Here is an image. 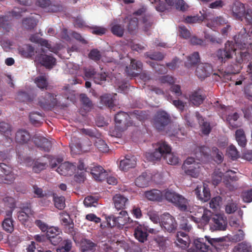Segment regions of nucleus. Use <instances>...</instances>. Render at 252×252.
I'll list each match as a JSON object with an SVG mask.
<instances>
[{
    "mask_svg": "<svg viewBox=\"0 0 252 252\" xmlns=\"http://www.w3.org/2000/svg\"><path fill=\"white\" fill-rule=\"evenodd\" d=\"M146 198L151 201H161L164 198L169 202L172 203L180 211L188 210V201L183 195L171 189H165L163 192L153 189L144 192Z\"/></svg>",
    "mask_w": 252,
    "mask_h": 252,
    "instance_id": "f257e3e1",
    "label": "nucleus"
},
{
    "mask_svg": "<svg viewBox=\"0 0 252 252\" xmlns=\"http://www.w3.org/2000/svg\"><path fill=\"white\" fill-rule=\"evenodd\" d=\"M221 238H211L206 236L204 238H197L194 240L193 246L196 252H212V247H217L218 243L222 242Z\"/></svg>",
    "mask_w": 252,
    "mask_h": 252,
    "instance_id": "f03ea898",
    "label": "nucleus"
},
{
    "mask_svg": "<svg viewBox=\"0 0 252 252\" xmlns=\"http://www.w3.org/2000/svg\"><path fill=\"white\" fill-rule=\"evenodd\" d=\"M106 219L107 224L110 227H117L120 228H123L124 226L127 223H129L130 220L127 212L125 210H122L117 217L111 215Z\"/></svg>",
    "mask_w": 252,
    "mask_h": 252,
    "instance_id": "7ed1b4c3",
    "label": "nucleus"
},
{
    "mask_svg": "<svg viewBox=\"0 0 252 252\" xmlns=\"http://www.w3.org/2000/svg\"><path fill=\"white\" fill-rule=\"evenodd\" d=\"M170 151V146L166 142L161 141L158 143L155 151L152 153H146L145 157L148 160L154 162L159 160L162 156H164L165 152Z\"/></svg>",
    "mask_w": 252,
    "mask_h": 252,
    "instance_id": "20e7f679",
    "label": "nucleus"
},
{
    "mask_svg": "<svg viewBox=\"0 0 252 252\" xmlns=\"http://www.w3.org/2000/svg\"><path fill=\"white\" fill-rule=\"evenodd\" d=\"M235 51L233 42L227 41L225 44L224 49L218 50L216 52V56L220 63H223L232 58V54Z\"/></svg>",
    "mask_w": 252,
    "mask_h": 252,
    "instance_id": "39448f33",
    "label": "nucleus"
},
{
    "mask_svg": "<svg viewBox=\"0 0 252 252\" xmlns=\"http://www.w3.org/2000/svg\"><path fill=\"white\" fill-rule=\"evenodd\" d=\"M57 104L56 95L54 94L46 92L44 95L38 98V105L44 110H50L57 106Z\"/></svg>",
    "mask_w": 252,
    "mask_h": 252,
    "instance_id": "423d86ee",
    "label": "nucleus"
},
{
    "mask_svg": "<svg viewBox=\"0 0 252 252\" xmlns=\"http://www.w3.org/2000/svg\"><path fill=\"white\" fill-rule=\"evenodd\" d=\"M170 117L164 111H158L155 114L153 124L154 126L158 130L164 129L165 127L170 123Z\"/></svg>",
    "mask_w": 252,
    "mask_h": 252,
    "instance_id": "0eeeda50",
    "label": "nucleus"
},
{
    "mask_svg": "<svg viewBox=\"0 0 252 252\" xmlns=\"http://www.w3.org/2000/svg\"><path fill=\"white\" fill-rule=\"evenodd\" d=\"M199 210L200 212L196 214L195 216L190 217V220L196 223L206 225L209 223L210 220L211 221L214 214L211 211L204 208H200Z\"/></svg>",
    "mask_w": 252,
    "mask_h": 252,
    "instance_id": "6e6552de",
    "label": "nucleus"
},
{
    "mask_svg": "<svg viewBox=\"0 0 252 252\" xmlns=\"http://www.w3.org/2000/svg\"><path fill=\"white\" fill-rule=\"evenodd\" d=\"M0 183L10 184L15 179V175L10 167L4 163H0Z\"/></svg>",
    "mask_w": 252,
    "mask_h": 252,
    "instance_id": "1a4fd4ad",
    "label": "nucleus"
},
{
    "mask_svg": "<svg viewBox=\"0 0 252 252\" xmlns=\"http://www.w3.org/2000/svg\"><path fill=\"white\" fill-rule=\"evenodd\" d=\"M227 221L226 217L222 214H215L212 217L210 227L213 230L223 231L226 228Z\"/></svg>",
    "mask_w": 252,
    "mask_h": 252,
    "instance_id": "9d476101",
    "label": "nucleus"
},
{
    "mask_svg": "<svg viewBox=\"0 0 252 252\" xmlns=\"http://www.w3.org/2000/svg\"><path fill=\"white\" fill-rule=\"evenodd\" d=\"M160 226L168 232L175 231L177 223L175 218L169 213L163 214L161 217Z\"/></svg>",
    "mask_w": 252,
    "mask_h": 252,
    "instance_id": "9b49d317",
    "label": "nucleus"
},
{
    "mask_svg": "<svg viewBox=\"0 0 252 252\" xmlns=\"http://www.w3.org/2000/svg\"><path fill=\"white\" fill-rule=\"evenodd\" d=\"M213 71V69L211 64L201 63L197 65L195 74L200 79H205L212 74Z\"/></svg>",
    "mask_w": 252,
    "mask_h": 252,
    "instance_id": "f8f14e48",
    "label": "nucleus"
},
{
    "mask_svg": "<svg viewBox=\"0 0 252 252\" xmlns=\"http://www.w3.org/2000/svg\"><path fill=\"white\" fill-rule=\"evenodd\" d=\"M246 10L245 5L238 1L233 3L231 8L232 17L234 19L241 21L244 20Z\"/></svg>",
    "mask_w": 252,
    "mask_h": 252,
    "instance_id": "ddd939ff",
    "label": "nucleus"
},
{
    "mask_svg": "<svg viewBox=\"0 0 252 252\" xmlns=\"http://www.w3.org/2000/svg\"><path fill=\"white\" fill-rule=\"evenodd\" d=\"M35 60L41 65L49 69L52 68L56 63V59L52 56L42 54L37 55L35 57Z\"/></svg>",
    "mask_w": 252,
    "mask_h": 252,
    "instance_id": "4468645a",
    "label": "nucleus"
},
{
    "mask_svg": "<svg viewBox=\"0 0 252 252\" xmlns=\"http://www.w3.org/2000/svg\"><path fill=\"white\" fill-rule=\"evenodd\" d=\"M76 170V165L69 162L61 163L56 171L61 175L69 176L73 175Z\"/></svg>",
    "mask_w": 252,
    "mask_h": 252,
    "instance_id": "2eb2a0df",
    "label": "nucleus"
},
{
    "mask_svg": "<svg viewBox=\"0 0 252 252\" xmlns=\"http://www.w3.org/2000/svg\"><path fill=\"white\" fill-rule=\"evenodd\" d=\"M33 141L37 147L44 152H49L52 148L51 141L44 137L35 136Z\"/></svg>",
    "mask_w": 252,
    "mask_h": 252,
    "instance_id": "dca6fc26",
    "label": "nucleus"
},
{
    "mask_svg": "<svg viewBox=\"0 0 252 252\" xmlns=\"http://www.w3.org/2000/svg\"><path fill=\"white\" fill-rule=\"evenodd\" d=\"M136 158L132 155H126L123 159L120 162L119 167L122 170H127L133 168L136 164Z\"/></svg>",
    "mask_w": 252,
    "mask_h": 252,
    "instance_id": "f3484780",
    "label": "nucleus"
},
{
    "mask_svg": "<svg viewBox=\"0 0 252 252\" xmlns=\"http://www.w3.org/2000/svg\"><path fill=\"white\" fill-rule=\"evenodd\" d=\"M148 226L145 225H138L134 229L135 238L140 242L144 243L147 240L148 236Z\"/></svg>",
    "mask_w": 252,
    "mask_h": 252,
    "instance_id": "a211bd4d",
    "label": "nucleus"
},
{
    "mask_svg": "<svg viewBox=\"0 0 252 252\" xmlns=\"http://www.w3.org/2000/svg\"><path fill=\"white\" fill-rule=\"evenodd\" d=\"M93 178L98 181L104 180L107 175V172L100 165L94 166L91 171Z\"/></svg>",
    "mask_w": 252,
    "mask_h": 252,
    "instance_id": "6ab92c4d",
    "label": "nucleus"
},
{
    "mask_svg": "<svg viewBox=\"0 0 252 252\" xmlns=\"http://www.w3.org/2000/svg\"><path fill=\"white\" fill-rule=\"evenodd\" d=\"M205 98L203 92L200 90L192 92L189 95V100L194 105L198 106L201 104Z\"/></svg>",
    "mask_w": 252,
    "mask_h": 252,
    "instance_id": "aec40b11",
    "label": "nucleus"
},
{
    "mask_svg": "<svg viewBox=\"0 0 252 252\" xmlns=\"http://www.w3.org/2000/svg\"><path fill=\"white\" fill-rule=\"evenodd\" d=\"M142 66L143 64L141 61L131 59L130 60V65L129 67H126V71L129 75L135 76L137 75V73H135L133 70L140 72L142 69Z\"/></svg>",
    "mask_w": 252,
    "mask_h": 252,
    "instance_id": "412c9836",
    "label": "nucleus"
},
{
    "mask_svg": "<svg viewBox=\"0 0 252 252\" xmlns=\"http://www.w3.org/2000/svg\"><path fill=\"white\" fill-rule=\"evenodd\" d=\"M115 207L118 210H124L126 204L128 202V199L120 194H116L113 198Z\"/></svg>",
    "mask_w": 252,
    "mask_h": 252,
    "instance_id": "4be33fe9",
    "label": "nucleus"
},
{
    "mask_svg": "<svg viewBox=\"0 0 252 252\" xmlns=\"http://www.w3.org/2000/svg\"><path fill=\"white\" fill-rule=\"evenodd\" d=\"M31 138L30 133L25 129H19L16 133L15 141L18 143L26 144L30 140Z\"/></svg>",
    "mask_w": 252,
    "mask_h": 252,
    "instance_id": "5701e85b",
    "label": "nucleus"
},
{
    "mask_svg": "<svg viewBox=\"0 0 252 252\" xmlns=\"http://www.w3.org/2000/svg\"><path fill=\"white\" fill-rule=\"evenodd\" d=\"M116 94L114 95L106 94L100 97V102L103 106L112 108L114 106V100L116 99L115 96Z\"/></svg>",
    "mask_w": 252,
    "mask_h": 252,
    "instance_id": "b1692460",
    "label": "nucleus"
},
{
    "mask_svg": "<svg viewBox=\"0 0 252 252\" xmlns=\"http://www.w3.org/2000/svg\"><path fill=\"white\" fill-rule=\"evenodd\" d=\"M195 116L201 127L202 132L204 135H208L211 130L210 123L205 122L203 118L199 112L195 113Z\"/></svg>",
    "mask_w": 252,
    "mask_h": 252,
    "instance_id": "393cba45",
    "label": "nucleus"
},
{
    "mask_svg": "<svg viewBox=\"0 0 252 252\" xmlns=\"http://www.w3.org/2000/svg\"><path fill=\"white\" fill-rule=\"evenodd\" d=\"M195 193L197 197L204 202L208 201L211 197V193L209 188L203 186L202 194L201 193V188L197 187L195 189Z\"/></svg>",
    "mask_w": 252,
    "mask_h": 252,
    "instance_id": "a878e982",
    "label": "nucleus"
},
{
    "mask_svg": "<svg viewBox=\"0 0 252 252\" xmlns=\"http://www.w3.org/2000/svg\"><path fill=\"white\" fill-rule=\"evenodd\" d=\"M183 170L187 175L193 178H197L198 177L201 171V164L200 163H194Z\"/></svg>",
    "mask_w": 252,
    "mask_h": 252,
    "instance_id": "bb28decb",
    "label": "nucleus"
},
{
    "mask_svg": "<svg viewBox=\"0 0 252 252\" xmlns=\"http://www.w3.org/2000/svg\"><path fill=\"white\" fill-rule=\"evenodd\" d=\"M129 116L127 113L120 111L117 113L115 116V121L117 124H122L124 126L128 125Z\"/></svg>",
    "mask_w": 252,
    "mask_h": 252,
    "instance_id": "cd10ccee",
    "label": "nucleus"
},
{
    "mask_svg": "<svg viewBox=\"0 0 252 252\" xmlns=\"http://www.w3.org/2000/svg\"><path fill=\"white\" fill-rule=\"evenodd\" d=\"M33 94H29L25 91H19L16 95V99L20 102H30L34 98Z\"/></svg>",
    "mask_w": 252,
    "mask_h": 252,
    "instance_id": "c85d7f7f",
    "label": "nucleus"
},
{
    "mask_svg": "<svg viewBox=\"0 0 252 252\" xmlns=\"http://www.w3.org/2000/svg\"><path fill=\"white\" fill-rule=\"evenodd\" d=\"M200 61V57L197 52L193 53L188 56L187 61L185 63V65L187 68H190L196 65Z\"/></svg>",
    "mask_w": 252,
    "mask_h": 252,
    "instance_id": "c756f323",
    "label": "nucleus"
},
{
    "mask_svg": "<svg viewBox=\"0 0 252 252\" xmlns=\"http://www.w3.org/2000/svg\"><path fill=\"white\" fill-rule=\"evenodd\" d=\"M36 3L37 5L43 7L48 8L49 11L53 12H56L59 10V7L51 4L49 0H36Z\"/></svg>",
    "mask_w": 252,
    "mask_h": 252,
    "instance_id": "7c9ffc66",
    "label": "nucleus"
},
{
    "mask_svg": "<svg viewBox=\"0 0 252 252\" xmlns=\"http://www.w3.org/2000/svg\"><path fill=\"white\" fill-rule=\"evenodd\" d=\"M138 27V19L136 17L127 18L126 28L128 32L130 34H134Z\"/></svg>",
    "mask_w": 252,
    "mask_h": 252,
    "instance_id": "2f4dec72",
    "label": "nucleus"
},
{
    "mask_svg": "<svg viewBox=\"0 0 252 252\" xmlns=\"http://www.w3.org/2000/svg\"><path fill=\"white\" fill-rule=\"evenodd\" d=\"M72 247V242L70 239L63 240L57 249V252H69Z\"/></svg>",
    "mask_w": 252,
    "mask_h": 252,
    "instance_id": "473e14b6",
    "label": "nucleus"
},
{
    "mask_svg": "<svg viewBox=\"0 0 252 252\" xmlns=\"http://www.w3.org/2000/svg\"><path fill=\"white\" fill-rule=\"evenodd\" d=\"M235 138L239 146L242 147H245L247 144V139L243 129H239L236 131Z\"/></svg>",
    "mask_w": 252,
    "mask_h": 252,
    "instance_id": "72a5a7b5",
    "label": "nucleus"
},
{
    "mask_svg": "<svg viewBox=\"0 0 252 252\" xmlns=\"http://www.w3.org/2000/svg\"><path fill=\"white\" fill-rule=\"evenodd\" d=\"M234 252H252L251 245L246 242H243L237 244L233 248Z\"/></svg>",
    "mask_w": 252,
    "mask_h": 252,
    "instance_id": "f704fd0d",
    "label": "nucleus"
},
{
    "mask_svg": "<svg viewBox=\"0 0 252 252\" xmlns=\"http://www.w3.org/2000/svg\"><path fill=\"white\" fill-rule=\"evenodd\" d=\"M29 118L33 125L38 126L40 125L41 121L43 120V114L39 112H32L30 113Z\"/></svg>",
    "mask_w": 252,
    "mask_h": 252,
    "instance_id": "c9c22d12",
    "label": "nucleus"
},
{
    "mask_svg": "<svg viewBox=\"0 0 252 252\" xmlns=\"http://www.w3.org/2000/svg\"><path fill=\"white\" fill-rule=\"evenodd\" d=\"M110 31L114 35L122 37L125 32L124 26L120 24H112Z\"/></svg>",
    "mask_w": 252,
    "mask_h": 252,
    "instance_id": "e433bc0d",
    "label": "nucleus"
},
{
    "mask_svg": "<svg viewBox=\"0 0 252 252\" xmlns=\"http://www.w3.org/2000/svg\"><path fill=\"white\" fill-rule=\"evenodd\" d=\"M37 22L38 20L36 18L30 17L24 19L22 25L24 28L27 30H32L36 26Z\"/></svg>",
    "mask_w": 252,
    "mask_h": 252,
    "instance_id": "4c0bfd02",
    "label": "nucleus"
},
{
    "mask_svg": "<svg viewBox=\"0 0 252 252\" xmlns=\"http://www.w3.org/2000/svg\"><path fill=\"white\" fill-rule=\"evenodd\" d=\"M149 178L147 177L146 173H143L136 178L135 184L136 186L139 188H145L148 186Z\"/></svg>",
    "mask_w": 252,
    "mask_h": 252,
    "instance_id": "58836bf2",
    "label": "nucleus"
},
{
    "mask_svg": "<svg viewBox=\"0 0 252 252\" xmlns=\"http://www.w3.org/2000/svg\"><path fill=\"white\" fill-rule=\"evenodd\" d=\"M153 22V19L150 15H146L143 17L142 22L143 24L142 27L143 31L148 32L151 29Z\"/></svg>",
    "mask_w": 252,
    "mask_h": 252,
    "instance_id": "ea45409f",
    "label": "nucleus"
},
{
    "mask_svg": "<svg viewBox=\"0 0 252 252\" xmlns=\"http://www.w3.org/2000/svg\"><path fill=\"white\" fill-rule=\"evenodd\" d=\"M80 100L86 111H90L93 107V104L86 94H82L80 95Z\"/></svg>",
    "mask_w": 252,
    "mask_h": 252,
    "instance_id": "a19ab883",
    "label": "nucleus"
},
{
    "mask_svg": "<svg viewBox=\"0 0 252 252\" xmlns=\"http://www.w3.org/2000/svg\"><path fill=\"white\" fill-rule=\"evenodd\" d=\"M96 244L90 240H85L82 246V252H93L96 249Z\"/></svg>",
    "mask_w": 252,
    "mask_h": 252,
    "instance_id": "79ce46f5",
    "label": "nucleus"
},
{
    "mask_svg": "<svg viewBox=\"0 0 252 252\" xmlns=\"http://www.w3.org/2000/svg\"><path fill=\"white\" fill-rule=\"evenodd\" d=\"M12 128L10 125L5 122H0V132L7 138L11 135Z\"/></svg>",
    "mask_w": 252,
    "mask_h": 252,
    "instance_id": "37998d69",
    "label": "nucleus"
},
{
    "mask_svg": "<svg viewBox=\"0 0 252 252\" xmlns=\"http://www.w3.org/2000/svg\"><path fill=\"white\" fill-rule=\"evenodd\" d=\"M238 206L237 203L232 199L229 200L225 206V211L227 214H232L235 213L238 209Z\"/></svg>",
    "mask_w": 252,
    "mask_h": 252,
    "instance_id": "c03bdc74",
    "label": "nucleus"
},
{
    "mask_svg": "<svg viewBox=\"0 0 252 252\" xmlns=\"http://www.w3.org/2000/svg\"><path fill=\"white\" fill-rule=\"evenodd\" d=\"M164 158L171 165H176L179 163V158L171 153V151L164 153Z\"/></svg>",
    "mask_w": 252,
    "mask_h": 252,
    "instance_id": "a18cd8bd",
    "label": "nucleus"
},
{
    "mask_svg": "<svg viewBox=\"0 0 252 252\" xmlns=\"http://www.w3.org/2000/svg\"><path fill=\"white\" fill-rule=\"evenodd\" d=\"M34 83L36 86L41 89H47L48 87V82L47 78L45 76H39L35 78Z\"/></svg>",
    "mask_w": 252,
    "mask_h": 252,
    "instance_id": "49530a36",
    "label": "nucleus"
},
{
    "mask_svg": "<svg viewBox=\"0 0 252 252\" xmlns=\"http://www.w3.org/2000/svg\"><path fill=\"white\" fill-rule=\"evenodd\" d=\"M107 75L105 72H97L94 76V82L97 84L103 85L107 80Z\"/></svg>",
    "mask_w": 252,
    "mask_h": 252,
    "instance_id": "de8ad7c7",
    "label": "nucleus"
},
{
    "mask_svg": "<svg viewBox=\"0 0 252 252\" xmlns=\"http://www.w3.org/2000/svg\"><path fill=\"white\" fill-rule=\"evenodd\" d=\"M227 155L232 160H234L239 158L240 155L236 148L234 145H230L227 149Z\"/></svg>",
    "mask_w": 252,
    "mask_h": 252,
    "instance_id": "09e8293b",
    "label": "nucleus"
},
{
    "mask_svg": "<svg viewBox=\"0 0 252 252\" xmlns=\"http://www.w3.org/2000/svg\"><path fill=\"white\" fill-rule=\"evenodd\" d=\"M94 145L100 152L106 153L109 151V147L107 144L101 139H97L95 141Z\"/></svg>",
    "mask_w": 252,
    "mask_h": 252,
    "instance_id": "8fccbe9b",
    "label": "nucleus"
},
{
    "mask_svg": "<svg viewBox=\"0 0 252 252\" xmlns=\"http://www.w3.org/2000/svg\"><path fill=\"white\" fill-rule=\"evenodd\" d=\"M207 18L206 14H201V16H188L185 18V21L188 23H195L200 22Z\"/></svg>",
    "mask_w": 252,
    "mask_h": 252,
    "instance_id": "3c124183",
    "label": "nucleus"
},
{
    "mask_svg": "<svg viewBox=\"0 0 252 252\" xmlns=\"http://www.w3.org/2000/svg\"><path fill=\"white\" fill-rule=\"evenodd\" d=\"M3 229L7 232L11 233L14 229L13 220L11 218H6L2 224Z\"/></svg>",
    "mask_w": 252,
    "mask_h": 252,
    "instance_id": "603ef678",
    "label": "nucleus"
},
{
    "mask_svg": "<svg viewBox=\"0 0 252 252\" xmlns=\"http://www.w3.org/2000/svg\"><path fill=\"white\" fill-rule=\"evenodd\" d=\"M47 164V163L45 162H40L37 160L34 162L32 166V171L34 173H38L46 169Z\"/></svg>",
    "mask_w": 252,
    "mask_h": 252,
    "instance_id": "864d4df0",
    "label": "nucleus"
},
{
    "mask_svg": "<svg viewBox=\"0 0 252 252\" xmlns=\"http://www.w3.org/2000/svg\"><path fill=\"white\" fill-rule=\"evenodd\" d=\"M54 201L55 206L59 210H62L65 206V199L63 196H54Z\"/></svg>",
    "mask_w": 252,
    "mask_h": 252,
    "instance_id": "5fc2aeb1",
    "label": "nucleus"
},
{
    "mask_svg": "<svg viewBox=\"0 0 252 252\" xmlns=\"http://www.w3.org/2000/svg\"><path fill=\"white\" fill-rule=\"evenodd\" d=\"M20 52L24 57H31L34 52V48L30 45H26L20 50Z\"/></svg>",
    "mask_w": 252,
    "mask_h": 252,
    "instance_id": "6e6d98bb",
    "label": "nucleus"
},
{
    "mask_svg": "<svg viewBox=\"0 0 252 252\" xmlns=\"http://www.w3.org/2000/svg\"><path fill=\"white\" fill-rule=\"evenodd\" d=\"M145 56L152 60L161 61L164 58V55L160 52H155L153 53L146 52Z\"/></svg>",
    "mask_w": 252,
    "mask_h": 252,
    "instance_id": "4d7b16f0",
    "label": "nucleus"
},
{
    "mask_svg": "<svg viewBox=\"0 0 252 252\" xmlns=\"http://www.w3.org/2000/svg\"><path fill=\"white\" fill-rule=\"evenodd\" d=\"M238 118L239 115L237 113L235 112L233 114L228 115L226 120L228 122L230 126L233 128H236L238 126L236 122Z\"/></svg>",
    "mask_w": 252,
    "mask_h": 252,
    "instance_id": "13d9d810",
    "label": "nucleus"
},
{
    "mask_svg": "<svg viewBox=\"0 0 252 252\" xmlns=\"http://www.w3.org/2000/svg\"><path fill=\"white\" fill-rule=\"evenodd\" d=\"M212 154L214 155H215L214 160L216 162L219 164L222 162L223 159V154L218 148L216 147L212 148Z\"/></svg>",
    "mask_w": 252,
    "mask_h": 252,
    "instance_id": "bf43d9fd",
    "label": "nucleus"
},
{
    "mask_svg": "<svg viewBox=\"0 0 252 252\" xmlns=\"http://www.w3.org/2000/svg\"><path fill=\"white\" fill-rule=\"evenodd\" d=\"M221 202L222 198L220 196L214 197L210 202V207L214 210H217L219 208L220 204Z\"/></svg>",
    "mask_w": 252,
    "mask_h": 252,
    "instance_id": "052dcab7",
    "label": "nucleus"
},
{
    "mask_svg": "<svg viewBox=\"0 0 252 252\" xmlns=\"http://www.w3.org/2000/svg\"><path fill=\"white\" fill-rule=\"evenodd\" d=\"M223 173L221 172L215 171L212 176V183L214 186L219 184L221 180Z\"/></svg>",
    "mask_w": 252,
    "mask_h": 252,
    "instance_id": "680f3d73",
    "label": "nucleus"
},
{
    "mask_svg": "<svg viewBox=\"0 0 252 252\" xmlns=\"http://www.w3.org/2000/svg\"><path fill=\"white\" fill-rule=\"evenodd\" d=\"M152 3L154 4L156 9L159 12H163L166 9V5L163 1L154 0Z\"/></svg>",
    "mask_w": 252,
    "mask_h": 252,
    "instance_id": "e2e57ef3",
    "label": "nucleus"
},
{
    "mask_svg": "<svg viewBox=\"0 0 252 252\" xmlns=\"http://www.w3.org/2000/svg\"><path fill=\"white\" fill-rule=\"evenodd\" d=\"M189 242V237H185L184 238H177L175 243L177 245L183 249H185L187 247Z\"/></svg>",
    "mask_w": 252,
    "mask_h": 252,
    "instance_id": "0e129e2a",
    "label": "nucleus"
},
{
    "mask_svg": "<svg viewBox=\"0 0 252 252\" xmlns=\"http://www.w3.org/2000/svg\"><path fill=\"white\" fill-rule=\"evenodd\" d=\"M249 57L250 54L247 52H240L239 57H236V61L238 63L241 64L243 62L247 61Z\"/></svg>",
    "mask_w": 252,
    "mask_h": 252,
    "instance_id": "69168bd1",
    "label": "nucleus"
},
{
    "mask_svg": "<svg viewBox=\"0 0 252 252\" xmlns=\"http://www.w3.org/2000/svg\"><path fill=\"white\" fill-rule=\"evenodd\" d=\"M242 196L244 202L246 203L252 202V189L243 192Z\"/></svg>",
    "mask_w": 252,
    "mask_h": 252,
    "instance_id": "338daca9",
    "label": "nucleus"
},
{
    "mask_svg": "<svg viewBox=\"0 0 252 252\" xmlns=\"http://www.w3.org/2000/svg\"><path fill=\"white\" fill-rule=\"evenodd\" d=\"M245 22L250 25H252V9H247L245 13V16L244 17Z\"/></svg>",
    "mask_w": 252,
    "mask_h": 252,
    "instance_id": "774afa93",
    "label": "nucleus"
}]
</instances>
